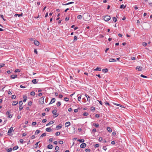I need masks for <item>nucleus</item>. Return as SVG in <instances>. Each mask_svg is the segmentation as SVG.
I'll return each mask as SVG.
<instances>
[{"instance_id":"2f4dec72","label":"nucleus","mask_w":152,"mask_h":152,"mask_svg":"<svg viewBox=\"0 0 152 152\" xmlns=\"http://www.w3.org/2000/svg\"><path fill=\"white\" fill-rule=\"evenodd\" d=\"M77 18L79 19H81L82 18V16L81 15H79L77 16Z\"/></svg>"},{"instance_id":"423d86ee","label":"nucleus","mask_w":152,"mask_h":152,"mask_svg":"<svg viewBox=\"0 0 152 152\" xmlns=\"http://www.w3.org/2000/svg\"><path fill=\"white\" fill-rule=\"evenodd\" d=\"M13 128L11 127L8 130V133L11 134L12 132H13Z\"/></svg>"},{"instance_id":"09e8293b","label":"nucleus","mask_w":152,"mask_h":152,"mask_svg":"<svg viewBox=\"0 0 152 152\" xmlns=\"http://www.w3.org/2000/svg\"><path fill=\"white\" fill-rule=\"evenodd\" d=\"M140 76L142 77H144V78H147V76H145L142 74Z\"/></svg>"},{"instance_id":"cd10ccee","label":"nucleus","mask_w":152,"mask_h":152,"mask_svg":"<svg viewBox=\"0 0 152 152\" xmlns=\"http://www.w3.org/2000/svg\"><path fill=\"white\" fill-rule=\"evenodd\" d=\"M77 140L79 141L80 142H84V139H81L80 140L79 139H78Z\"/></svg>"},{"instance_id":"a18cd8bd","label":"nucleus","mask_w":152,"mask_h":152,"mask_svg":"<svg viewBox=\"0 0 152 152\" xmlns=\"http://www.w3.org/2000/svg\"><path fill=\"white\" fill-rule=\"evenodd\" d=\"M12 148H9L8 149L7 151L8 152H11L12 151Z\"/></svg>"},{"instance_id":"f704fd0d","label":"nucleus","mask_w":152,"mask_h":152,"mask_svg":"<svg viewBox=\"0 0 152 152\" xmlns=\"http://www.w3.org/2000/svg\"><path fill=\"white\" fill-rule=\"evenodd\" d=\"M81 98V95H80L78 97V100L80 102V100Z\"/></svg>"},{"instance_id":"aec40b11","label":"nucleus","mask_w":152,"mask_h":152,"mask_svg":"<svg viewBox=\"0 0 152 152\" xmlns=\"http://www.w3.org/2000/svg\"><path fill=\"white\" fill-rule=\"evenodd\" d=\"M32 82L34 84H36L37 83V80L36 79H33L32 81Z\"/></svg>"},{"instance_id":"f8f14e48","label":"nucleus","mask_w":152,"mask_h":152,"mask_svg":"<svg viewBox=\"0 0 152 152\" xmlns=\"http://www.w3.org/2000/svg\"><path fill=\"white\" fill-rule=\"evenodd\" d=\"M47 148L49 149H52L53 148V146L52 145L49 144L47 146Z\"/></svg>"},{"instance_id":"7c9ffc66","label":"nucleus","mask_w":152,"mask_h":152,"mask_svg":"<svg viewBox=\"0 0 152 152\" xmlns=\"http://www.w3.org/2000/svg\"><path fill=\"white\" fill-rule=\"evenodd\" d=\"M46 136V134L45 133H43L41 136H40V137H44L45 136Z\"/></svg>"},{"instance_id":"dca6fc26","label":"nucleus","mask_w":152,"mask_h":152,"mask_svg":"<svg viewBox=\"0 0 152 152\" xmlns=\"http://www.w3.org/2000/svg\"><path fill=\"white\" fill-rule=\"evenodd\" d=\"M52 130V129L50 127L47 128L46 129V131L48 132H51Z\"/></svg>"},{"instance_id":"58836bf2","label":"nucleus","mask_w":152,"mask_h":152,"mask_svg":"<svg viewBox=\"0 0 152 152\" xmlns=\"http://www.w3.org/2000/svg\"><path fill=\"white\" fill-rule=\"evenodd\" d=\"M18 16L19 17H20V16H22V13H21V14H15V16Z\"/></svg>"},{"instance_id":"9d476101","label":"nucleus","mask_w":152,"mask_h":152,"mask_svg":"<svg viewBox=\"0 0 152 152\" xmlns=\"http://www.w3.org/2000/svg\"><path fill=\"white\" fill-rule=\"evenodd\" d=\"M17 75H12L11 76V78L12 79H14L17 78Z\"/></svg>"},{"instance_id":"49530a36","label":"nucleus","mask_w":152,"mask_h":152,"mask_svg":"<svg viewBox=\"0 0 152 152\" xmlns=\"http://www.w3.org/2000/svg\"><path fill=\"white\" fill-rule=\"evenodd\" d=\"M53 141V138H50L49 140V143H50V142H52Z\"/></svg>"},{"instance_id":"4c0bfd02","label":"nucleus","mask_w":152,"mask_h":152,"mask_svg":"<svg viewBox=\"0 0 152 152\" xmlns=\"http://www.w3.org/2000/svg\"><path fill=\"white\" fill-rule=\"evenodd\" d=\"M95 107H91V111H94L95 110Z\"/></svg>"},{"instance_id":"79ce46f5","label":"nucleus","mask_w":152,"mask_h":152,"mask_svg":"<svg viewBox=\"0 0 152 152\" xmlns=\"http://www.w3.org/2000/svg\"><path fill=\"white\" fill-rule=\"evenodd\" d=\"M19 104L20 106H22L23 104L22 102L21 101H20L19 102Z\"/></svg>"},{"instance_id":"e433bc0d","label":"nucleus","mask_w":152,"mask_h":152,"mask_svg":"<svg viewBox=\"0 0 152 152\" xmlns=\"http://www.w3.org/2000/svg\"><path fill=\"white\" fill-rule=\"evenodd\" d=\"M83 115L84 116H86L88 115V114L87 112H85L83 113Z\"/></svg>"},{"instance_id":"6e6d98bb","label":"nucleus","mask_w":152,"mask_h":152,"mask_svg":"<svg viewBox=\"0 0 152 152\" xmlns=\"http://www.w3.org/2000/svg\"><path fill=\"white\" fill-rule=\"evenodd\" d=\"M32 104V102H31L30 101L28 102V105L29 106H31V105Z\"/></svg>"},{"instance_id":"864d4df0","label":"nucleus","mask_w":152,"mask_h":152,"mask_svg":"<svg viewBox=\"0 0 152 152\" xmlns=\"http://www.w3.org/2000/svg\"><path fill=\"white\" fill-rule=\"evenodd\" d=\"M147 43L146 42H143L142 43V45L144 46H145L147 45Z\"/></svg>"},{"instance_id":"bf43d9fd","label":"nucleus","mask_w":152,"mask_h":152,"mask_svg":"<svg viewBox=\"0 0 152 152\" xmlns=\"http://www.w3.org/2000/svg\"><path fill=\"white\" fill-rule=\"evenodd\" d=\"M59 143L60 144H63V142L62 140H60L59 141Z\"/></svg>"},{"instance_id":"c03bdc74","label":"nucleus","mask_w":152,"mask_h":152,"mask_svg":"<svg viewBox=\"0 0 152 152\" xmlns=\"http://www.w3.org/2000/svg\"><path fill=\"white\" fill-rule=\"evenodd\" d=\"M104 103L106 105H108L109 106H110V104L107 102H104Z\"/></svg>"},{"instance_id":"c85d7f7f","label":"nucleus","mask_w":152,"mask_h":152,"mask_svg":"<svg viewBox=\"0 0 152 152\" xmlns=\"http://www.w3.org/2000/svg\"><path fill=\"white\" fill-rule=\"evenodd\" d=\"M113 21L114 22H116L117 20V18L115 17H113Z\"/></svg>"},{"instance_id":"ea45409f","label":"nucleus","mask_w":152,"mask_h":152,"mask_svg":"<svg viewBox=\"0 0 152 152\" xmlns=\"http://www.w3.org/2000/svg\"><path fill=\"white\" fill-rule=\"evenodd\" d=\"M35 94V92L34 91H32L30 93V95L31 96L34 95Z\"/></svg>"},{"instance_id":"20e7f679","label":"nucleus","mask_w":152,"mask_h":152,"mask_svg":"<svg viewBox=\"0 0 152 152\" xmlns=\"http://www.w3.org/2000/svg\"><path fill=\"white\" fill-rule=\"evenodd\" d=\"M136 69L138 70L139 71H141L142 70V67L139 66H137L136 67Z\"/></svg>"},{"instance_id":"5fc2aeb1","label":"nucleus","mask_w":152,"mask_h":152,"mask_svg":"<svg viewBox=\"0 0 152 152\" xmlns=\"http://www.w3.org/2000/svg\"><path fill=\"white\" fill-rule=\"evenodd\" d=\"M35 138V136L34 135H32L31 137V139H34Z\"/></svg>"},{"instance_id":"393cba45","label":"nucleus","mask_w":152,"mask_h":152,"mask_svg":"<svg viewBox=\"0 0 152 152\" xmlns=\"http://www.w3.org/2000/svg\"><path fill=\"white\" fill-rule=\"evenodd\" d=\"M82 101L83 103H86V99L85 98H83L82 99Z\"/></svg>"},{"instance_id":"774afa93","label":"nucleus","mask_w":152,"mask_h":152,"mask_svg":"<svg viewBox=\"0 0 152 152\" xmlns=\"http://www.w3.org/2000/svg\"><path fill=\"white\" fill-rule=\"evenodd\" d=\"M47 121V120L46 119H43L42 120V122L43 123H45V122H46Z\"/></svg>"},{"instance_id":"4468645a","label":"nucleus","mask_w":152,"mask_h":152,"mask_svg":"<svg viewBox=\"0 0 152 152\" xmlns=\"http://www.w3.org/2000/svg\"><path fill=\"white\" fill-rule=\"evenodd\" d=\"M54 123V122H53V121H50L49 123H48L46 125V126H48L50 125V124H53Z\"/></svg>"},{"instance_id":"39448f33","label":"nucleus","mask_w":152,"mask_h":152,"mask_svg":"<svg viewBox=\"0 0 152 152\" xmlns=\"http://www.w3.org/2000/svg\"><path fill=\"white\" fill-rule=\"evenodd\" d=\"M85 96L86 97L88 102H89L91 100L90 96L86 94H85Z\"/></svg>"},{"instance_id":"412c9836","label":"nucleus","mask_w":152,"mask_h":152,"mask_svg":"<svg viewBox=\"0 0 152 152\" xmlns=\"http://www.w3.org/2000/svg\"><path fill=\"white\" fill-rule=\"evenodd\" d=\"M108 69L107 68L103 69L102 71L104 73H106L108 72Z\"/></svg>"},{"instance_id":"f257e3e1","label":"nucleus","mask_w":152,"mask_h":152,"mask_svg":"<svg viewBox=\"0 0 152 152\" xmlns=\"http://www.w3.org/2000/svg\"><path fill=\"white\" fill-rule=\"evenodd\" d=\"M103 18L104 20L106 21H109L111 19L110 17L108 15H107L105 16H103Z\"/></svg>"},{"instance_id":"e2e57ef3","label":"nucleus","mask_w":152,"mask_h":152,"mask_svg":"<svg viewBox=\"0 0 152 152\" xmlns=\"http://www.w3.org/2000/svg\"><path fill=\"white\" fill-rule=\"evenodd\" d=\"M23 107H22V106H20L19 108V110L20 111H21L23 109Z\"/></svg>"},{"instance_id":"603ef678","label":"nucleus","mask_w":152,"mask_h":152,"mask_svg":"<svg viewBox=\"0 0 152 152\" xmlns=\"http://www.w3.org/2000/svg\"><path fill=\"white\" fill-rule=\"evenodd\" d=\"M54 118H56V117H57L58 116V113H56L55 114H54Z\"/></svg>"},{"instance_id":"c756f323","label":"nucleus","mask_w":152,"mask_h":152,"mask_svg":"<svg viewBox=\"0 0 152 152\" xmlns=\"http://www.w3.org/2000/svg\"><path fill=\"white\" fill-rule=\"evenodd\" d=\"M40 132V130H37L35 132V135L38 134Z\"/></svg>"},{"instance_id":"13d9d810","label":"nucleus","mask_w":152,"mask_h":152,"mask_svg":"<svg viewBox=\"0 0 152 152\" xmlns=\"http://www.w3.org/2000/svg\"><path fill=\"white\" fill-rule=\"evenodd\" d=\"M103 140V138L102 137H99V141L101 142Z\"/></svg>"},{"instance_id":"3c124183","label":"nucleus","mask_w":152,"mask_h":152,"mask_svg":"<svg viewBox=\"0 0 152 152\" xmlns=\"http://www.w3.org/2000/svg\"><path fill=\"white\" fill-rule=\"evenodd\" d=\"M60 134V133L59 132H57L55 134L56 136H58Z\"/></svg>"},{"instance_id":"f3484780","label":"nucleus","mask_w":152,"mask_h":152,"mask_svg":"<svg viewBox=\"0 0 152 152\" xmlns=\"http://www.w3.org/2000/svg\"><path fill=\"white\" fill-rule=\"evenodd\" d=\"M93 125L96 127L97 128L99 126V124H96L95 123H94L93 124Z\"/></svg>"},{"instance_id":"4be33fe9","label":"nucleus","mask_w":152,"mask_h":152,"mask_svg":"<svg viewBox=\"0 0 152 152\" xmlns=\"http://www.w3.org/2000/svg\"><path fill=\"white\" fill-rule=\"evenodd\" d=\"M61 104V103L60 102H58L56 103L57 106L58 107H59Z\"/></svg>"},{"instance_id":"6ab92c4d","label":"nucleus","mask_w":152,"mask_h":152,"mask_svg":"<svg viewBox=\"0 0 152 152\" xmlns=\"http://www.w3.org/2000/svg\"><path fill=\"white\" fill-rule=\"evenodd\" d=\"M107 129L109 132H111L112 131L111 129L109 127H107Z\"/></svg>"},{"instance_id":"5701e85b","label":"nucleus","mask_w":152,"mask_h":152,"mask_svg":"<svg viewBox=\"0 0 152 152\" xmlns=\"http://www.w3.org/2000/svg\"><path fill=\"white\" fill-rule=\"evenodd\" d=\"M109 61L110 62H112V61H116L115 59H114L110 58L109 59Z\"/></svg>"},{"instance_id":"4d7b16f0","label":"nucleus","mask_w":152,"mask_h":152,"mask_svg":"<svg viewBox=\"0 0 152 152\" xmlns=\"http://www.w3.org/2000/svg\"><path fill=\"white\" fill-rule=\"evenodd\" d=\"M95 117L96 118H99V114H96L95 115Z\"/></svg>"},{"instance_id":"680f3d73","label":"nucleus","mask_w":152,"mask_h":152,"mask_svg":"<svg viewBox=\"0 0 152 152\" xmlns=\"http://www.w3.org/2000/svg\"><path fill=\"white\" fill-rule=\"evenodd\" d=\"M23 140L22 139H21L20 140V143L21 144H23Z\"/></svg>"},{"instance_id":"a211bd4d","label":"nucleus","mask_w":152,"mask_h":152,"mask_svg":"<svg viewBox=\"0 0 152 152\" xmlns=\"http://www.w3.org/2000/svg\"><path fill=\"white\" fill-rule=\"evenodd\" d=\"M101 70V68L100 67H97L96 69H94V70L96 71H100Z\"/></svg>"},{"instance_id":"7ed1b4c3","label":"nucleus","mask_w":152,"mask_h":152,"mask_svg":"<svg viewBox=\"0 0 152 152\" xmlns=\"http://www.w3.org/2000/svg\"><path fill=\"white\" fill-rule=\"evenodd\" d=\"M11 113L10 110H8L6 113V114L8 115V116H7V118H12L13 114H10Z\"/></svg>"},{"instance_id":"6e6552de","label":"nucleus","mask_w":152,"mask_h":152,"mask_svg":"<svg viewBox=\"0 0 152 152\" xmlns=\"http://www.w3.org/2000/svg\"><path fill=\"white\" fill-rule=\"evenodd\" d=\"M86 145L85 143H83L81 144L80 145V147L82 148H84L86 147Z\"/></svg>"},{"instance_id":"bb28decb","label":"nucleus","mask_w":152,"mask_h":152,"mask_svg":"<svg viewBox=\"0 0 152 152\" xmlns=\"http://www.w3.org/2000/svg\"><path fill=\"white\" fill-rule=\"evenodd\" d=\"M126 7V6H124V4L121 5L120 7V8L121 9L123 8V9L125 8Z\"/></svg>"},{"instance_id":"f03ea898","label":"nucleus","mask_w":152,"mask_h":152,"mask_svg":"<svg viewBox=\"0 0 152 152\" xmlns=\"http://www.w3.org/2000/svg\"><path fill=\"white\" fill-rule=\"evenodd\" d=\"M45 98V97L42 96L41 98L39 99V104H44V99Z\"/></svg>"},{"instance_id":"72a5a7b5","label":"nucleus","mask_w":152,"mask_h":152,"mask_svg":"<svg viewBox=\"0 0 152 152\" xmlns=\"http://www.w3.org/2000/svg\"><path fill=\"white\" fill-rule=\"evenodd\" d=\"M56 112H57V110L56 109L53 110L52 111V113L53 114H55L56 113Z\"/></svg>"},{"instance_id":"c9c22d12","label":"nucleus","mask_w":152,"mask_h":152,"mask_svg":"<svg viewBox=\"0 0 152 152\" xmlns=\"http://www.w3.org/2000/svg\"><path fill=\"white\" fill-rule=\"evenodd\" d=\"M64 100L66 102H67V101H69V98L67 97H65L64 98Z\"/></svg>"},{"instance_id":"de8ad7c7","label":"nucleus","mask_w":152,"mask_h":152,"mask_svg":"<svg viewBox=\"0 0 152 152\" xmlns=\"http://www.w3.org/2000/svg\"><path fill=\"white\" fill-rule=\"evenodd\" d=\"M5 64H0V67L1 68L4 66Z\"/></svg>"},{"instance_id":"69168bd1","label":"nucleus","mask_w":152,"mask_h":152,"mask_svg":"<svg viewBox=\"0 0 152 152\" xmlns=\"http://www.w3.org/2000/svg\"><path fill=\"white\" fill-rule=\"evenodd\" d=\"M99 144H96L95 145V147L96 148H97L99 146Z\"/></svg>"},{"instance_id":"8fccbe9b","label":"nucleus","mask_w":152,"mask_h":152,"mask_svg":"<svg viewBox=\"0 0 152 152\" xmlns=\"http://www.w3.org/2000/svg\"><path fill=\"white\" fill-rule=\"evenodd\" d=\"M40 142H37L36 144H35V145L36 146V147H35V148H37V147H38V143H39Z\"/></svg>"},{"instance_id":"ddd939ff","label":"nucleus","mask_w":152,"mask_h":152,"mask_svg":"<svg viewBox=\"0 0 152 152\" xmlns=\"http://www.w3.org/2000/svg\"><path fill=\"white\" fill-rule=\"evenodd\" d=\"M62 127V126L61 124H59L56 127V129L57 130H58L59 129H61Z\"/></svg>"},{"instance_id":"338daca9","label":"nucleus","mask_w":152,"mask_h":152,"mask_svg":"<svg viewBox=\"0 0 152 152\" xmlns=\"http://www.w3.org/2000/svg\"><path fill=\"white\" fill-rule=\"evenodd\" d=\"M37 124V123L36 122H34L32 123V125L35 126V125Z\"/></svg>"},{"instance_id":"a878e982","label":"nucleus","mask_w":152,"mask_h":152,"mask_svg":"<svg viewBox=\"0 0 152 152\" xmlns=\"http://www.w3.org/2000/svg\"><path fill=\"white\" fill-rule=\"evenodd\" d=\"M23 98H24V99L23 100V102H25L27 100V97L25 96L23 97Z\"/></svg>"},{"instance_id":"0eeeda50","label":"nucleus","mask_w":152,"mask_h":152,"mask_svg":"<svg viewBox=\"0 0 152 152\" xmlns=\"http://www.w3.org/2000/svg\"><path fill=\"white\" fill-rule=\"evenodd\" d=\"M34 44L38 46L39 45V43L38 41L35 40L34 41Z\"/></svg>"},{"instance_id":"2eb2a0df","label":"nucleus","mask_w":152,"mask_h":152,"mask_svg":"<svg viewBox=\"0 0 152 152\" xmlns=\"http://www.w3.org/2000/svg\"><path fill=\"white\" fill-rule=\"evenodd\" d=\"M18 102L17 101H14L13 102L12 105H16L18 104Z\"/></svg>"},{"instance_id":"0e129e2a","label":"nucleus","mask_w":152,"mask_h":152,"mask_svg":"<svg viewBox=\"0 0 152 152\" xmlns=\"http://www.w3.org/2000/svg\"><path fill=\"white\" fill-rule=\"evenodd\" d=\"M86 152H89L90 151V150L89 149H86Z\"/></svg>"},{"instance_id":"9b49d317","label":"nucleus","mask_w":152,"mask_h":152,"mask_svg":"<svg viewBox=\"0 0 152 152\" xmlns=\"http://www.w3.org/2000/svg\"><path fill=\"white\" fill-rule=\"evenodd\" d=\"M70 125V123L69 121H68L66 122L65 124V126L66 127H68Z\"/></svg>"},{"instance_id":"b1692460","label":"nucleus","mask_w":152,"mask_h":152,"mask_svg":"<svg viewBox=\"0 0 152 152\" xmlns=\"http://www.w3.org/2000/svg\"><path fill=\"white\" fill-rule=\"evenodd\" d=\"M18 146L17 145H16L13 148L12 150L14 151L15 150H17V149H18Z\"/></svg>"},{"instance_id":"a19ab883","label":"nucleus","mask_w":152,"mask_h":152,"mask_svg":"<svg viewBox=\"0 0 152 152\" xmlns=\"http://www.w3.org/2000/svg\"><path fill=\"white\" fill-rule=\"evenodd\" d=\"M59 147L58 146H56L55 147V149L57 151H58L59 150Z\"/></svg>"},{"instance_id":"052dcab7","label":"nucleus","mask_w":152,"mask_h":152,"mask_svg":"<svg viewBox=\"0 0 152 152\" xmlns=\"http://www.w3.org/2000/svg\"><path fill=\"white\" fill-rule=\"evenodd\" d=\"M16 98V96L15 95H12V99H15Z\"/></svg>"},{"instance_id":"37998d69","label":"nucleus","mask_w":152,"mask_h":152,"mask_svg":"<svg viewBox=\"0 0 152 152\" xmlns=\"http://www.w3.org/2000/svg\"><path fill=\"white\" fill-rule=\"evenodd\" d=\"M20 70L19 69H16L15 70V72H20Z\"/></svg>"},{"instance_id":"1a4fd4ad","label":"nucleus","mask_w":152,"mask_h":152,"mask_svg":"<svg viewBox=\"0 0 152 152\" xmlns=\"http://www.w3.org/2000/svg\"><path fill=\"white\" fill-rule=\"evenodd\" d=\"M55 101H56L55 99V98H53L51 99V100L49 103V104L54 103L55 102Z\"/></svg>"},{"instance_id":"473e14b6","label":"nucleus","mask_w":152,"mask_h":152,"mask_svg":"<svg viewBox=\"0 0 152 152\" xmlns=\"http://www.w3.org/2000/svg\"><path fill=\"white\" fill-rule=\"evenodd\" d=\"M77 39V38L76 36H74V39L73 40V42H75L76 41Z\"/></svg>"}]
</instances>
